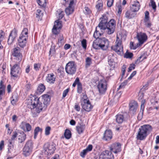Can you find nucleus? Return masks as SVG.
<instances>
[{
  "label": "nucleus",
  "instance_id": "f257e3e1",
  "mask_svg": "<svg viewBox=\"0 0 159 159\" xmlns=\"http://www.w3.org/2000/svg\"><path fill=\"white\" fill-rule=\"evenodd\" d=\"M101 21L98 26L96 28V30L93 34L94 37L96 39H99V36H101L102 34L98 32L97 30L98 28L101 30H106V32L109 34H111L115 31L116 22L113 19H111L108 21L107 17L106 15H103L102 17L100 18Z\"/></svg>",
  "mask_w": 159,
  "mask_h": 159
},
{
  "label": "nucleus",
  "instance_id": "f03ea898",
  "mask_svg": "<svg viewBox=\"0 0 159 159\" xmlns=\"http://www.w3.org/2000/svg\"><path fill=\"white\" fill-rule=\"evenodd\" d=\"M30 101L27 105L28 107L31 109L36 108L37 113L40 112L42 110L41 107L42 102H41L40 98H39L35 95L31 94L30 96Z\"/></svg>",
  "mask_w": 159,
  "mask_h": 159
},
{
  "label": "nucleus",
  "instance_id": "7ed1b4c3",
  "mask_svg": "<svg viewBox=\"0 0 159 159\" xmlns=\"http://www.w3.org/2000/svg\"><path fill=\"white\" fill-rule=\"evenodd\" d=\"M152 129V126L149 125H144L141 126L137 135V139L141 140L144 139Z\"/></svg>",
  "mask_w": 159,
  "mask_h": 159
},
{
  "label": "nucleus",
  "instance_id": "20e7f679",
  "mask_svg": "<svg viewBox=\"0 0 159 159\" xmlns=\"http://www.w3.org/2000/svg\"><path fill=\"white\" fill-rule=\"evenodd\" d=\"M64 14L63 11H61L59 14L58 20H56L54 22V25L52 29V32L54 34H57L59 33V30L62 27L61 23L59 20L61 19L63 17Z\"/></svg>",
  "mask_w": 159,
  "mask_h": 159
},
{
  "label": "nucleus",
  "instance_id": "39448f33",
  "mask_svg": "<svg viewBox=\"0 0 159 159\" xmlns=\"http://www.w3.org/2000/svg\"><path fill=\"white\" fill-rule=\"evenodd\" d=\"M65 70L66 73L70 75L75 74L76 70V65L75 62L73 61L68 62L66 64Z\"/></svg>",
  "mask_w": 159,
  "mask_h": 159
},
{
  "label": "nucleus",
  "instance_id": "423d86ee",
  "mask_svg": "<svg viewBox=\"0 0 159 159\" xmlns=\"http://www.w3.org/2000/svg\"><path fill=\"white\" fill-rule=\"evenodd\" d=\"M121 43V41L119 39L118 37H117L115 45L111 47L112 50L116 52L118 54L120 55H122L123 53V46L122 45Z\"/></svg>",
  "mask_w": 159,
  "mask_h": 159
},
{
  "label": "nucleus",
  "instance_id": "0eeeda50",
  "mask_svg": "<svg viewBox=\"0 0 159 159\" xmlns=\"http://www.w3.org/2000/svg\"><path fill=\"white\" fill-rule=\"evenodd\" d=\"M21 73V70L20 66V64H14L11 69V75L14 77H19Z\"/></svg>",
  "mask_w": 159,
  "mask_h": 159
},
{
  "label": "nucleus",
  "instance_id": "6e6552de",
  "mask_svg": "<svg viewBox=\"0 0 159 159\" xmlns=\"http://www.w3.org/2000/svg\"><path fill=\"white\" fill-rule=\"evenodd\" d=\"M86 96L84 95L82 100L83 101L81 102V105L83 109L85 111L89 112L93 108V106L91 105L89 101L86 99Z\"/></svg>",
  "mask_w": 159,
  "mask_h": 159
},
{
  "label": "nucleus",
  "instance_id": "1a4fd4ad",
  "mask_svg": "<svg viewBox=\"0 0 159 159\" xmlns=\"http://www.w3.org/2000/svg\"><path fill=\"white\" fill-rule=\"evenodd\" d=\"M33 143L31 141H28L23 149V154L25 157L29 156L32 152Z\"/></svg>",
  "mask_w": 159,
  "mask_h": 159
},
{
  "label": "nucleus",
  "instance_id": "9d476101",
  "mask_svg": "<svg viewBox=\"0 0 159 159\" xmlns=\"http://www.w3.org/2000/svg\"><path fill=\"white\" fill-rule=\"evenodd\" d=\"M45 153L47 155H51L54 153L56 149L55 146L53 143H45L44 146Z\"/></svg>",
  "mask_w": 159,
  "mask_h": 159
},
{
  "label": "nucleus",
  "instance_id": "9b49d317",
  "mask_svg": "<svg viewBox=\"0 0 159 159\" xmlns=\"http://www.w3.org/2000/svg\"><path fill=\"white\" fill-rule=\"evenodd\" d=\"M50 101V96L47 94L43 95L42 96L41 102L42 103L41 107L42 110H45Z\"/></svg>",
  "mask_w": 159,
  "mask_h": 159
},
{
  "label": "nucleus",
  "instance_id": "f8f14e48",
  "mask_svg": "<svg viewBox=\"0 0 159 159\" xmlns=\"http://www.w3.org/2000/svg\"><path fill=\"white\" fill-rule=\"evenodd\" d=\"M12 55L15 57L14 59L17 61V62L19 63L22 60V56L19 47H17L13 49Z\"/></svg>",
  "mask_w": 159,
  "mask_h": 159
},
{
  "label": "nucleus",
  "instance_id": "ddd939ff",
  "mask_svg": "<svg viewBox=\"0 0 159 159\" xmlns=\"http://www.w3.org/2000/svg\"><path fill=\"white\" fill-rule=\"evenodd\" d=\"M98 43H100L101 49L103 50H106L109 46V42L105 38H100L98 40Z\"/></svg>",
  "mask_w": 159,
  "mask_h": 159
},
{
  "label": "nucleus",
  "instance_id": "4468645a",
  "mask_svg": "<svg viewBox=\"0 0 159 159\" xmlns=\"http://www.w3.org/2000/svg\"><path fill=\"white\" fill-rule=\"evenodd\" d=\"M97 86L99 93L102 94L104 93L107 90V83L106 80L104 79L100 80Z\"/></svg>",
  "mask_w": 159,
  "mask_h": 159
},
{
  "label": "nucleus",
  "instance_id": "2eb2a0df",
  "mask_svg": "<svg viewBox=\"0 0 159 159\" xmlns=\"http://www.w3.org/2000/svg\"><path fill=\"white\" fill-rule=\"evenodd\" d=\"M114 156L111 151L106 150L101 152L99 159H114Z\"/></svg>",
  "mask_w": 159,
  "mask_h": 159
},
{
  "label": "nucleus",
  "instance_id": "dca6fc26",
  "mask_svg": "<svg viewBox=\"0 0 159 159\" xmlns=\"http://www.w3.org/2000/svg\"><path fill=\"white\" fill-rule=\"evenodd\" d=\"M121 145L120 143H115L111 144L109 147L110 151L117 154L121 151Z\"/></svg>",
  "mask_w": 159,
  "mask_h": 159
},
{
  "label": "nucleus",
  "instance_id": "f3484780",
  "mask_svg": "<svg viewBox=\"0 0 159 159\" xmlns=\"http://www.w3.org/2000/svg\"><path fill=\"white\" fill-rule=\"evenodd\" d=\"M138 107V104L134 100L131 101L129 104V112L133 115L135 114Z\"/></svg>",
  "mask_w": 159,
  "mask_h": 159
},
{
  "label": "nucleus",
  "instance_id": "a211bd4d",
  "mask_svg": "<svg viewBox=\"0 0 159 159\" xmlns=\"http://www.w3.org/2000/svg\"><path fill=\"white\" fill-rule=\"evenodd\" d=\"M17 36V31L15 29L11 32L8 39L7 43L9 45L11 44Z\"/></svg>",
  "mask_w": 159,
  "mask_h": 159
},
{
  "label": "nucleus",
  "instance_id": "6ab92c4d",
  "mask_svg": "<svg viewBox=\"0 0 159 159\" xmlns=\"http://www.w3.org/2000/svg\"><path fill=\"white\" fill-rule=\"evenodd\" d=\"M137 37L139 42V43L140 45L143 44L147 39V35L144 33H138Z\"/></svg>",
  "mask_w": 159,
  "mask_h": 159
},
{
  "label": "nucleus",
  "instance_id": "aec40b11",
  "mask_svg": "<svg viewBox=\"0 0 159 159\" xmlns=\"http://www.w3.org/2000/svg\"><path fill=\"white\" fill-rule=\"evenodd\" d=\"M140 7L139 2L135 0L132 2V4L130 6V8L131 10L133 12H137L139 11Z\"/></svg>",
  "mask_w": 159,
  "mask_h": 159
},
{
  "label": "nucleus",
  "instance_id": "412c9836",
  "mask_svg": "<svg viewBox=\"0 0 159 159\" xmlns=\"http://www.w3.org/2000/svg\"><path fill=\"white\" fill-rule=\"evenodd\" d=\"M20 127L21 129L25 131V128L26 129V130L27 131H29L31 129V125L28 123H26L25 122H22L20 125Z\"/></svg>",
  "mask_w": 159,
  "mask_h": 159
},
{
  "label": "nucleus",
  "instance_id": "4be33fe9",
  "mask_svg": "<svg viewBox=\"0 0 159 159\" xmlns=\"http://www.w3.org/2000/svg\"><path fill=\"white\" fill-rule=\"evenodd\" d=\"M56 77L53 73L48 74L46 80L47 81L50 83L53 84L55 81Z\"/></svg>",
  "mask_w": 159,
  "mask_h": 159
},
{
  "label": "nucleus",
  "instance_id": "5701e85b",
  "mask_svg": "<svg viewBox=\"0 0 159 159\" xmlns=\"http://www.w3.org/2000/svg\"><path fill=\"white\" fill-rule=\"evenodd\" d=\"M112 133L111 130H106L104 134L103 138L106 140L111 139L112 138Z\"/></svg>",
  "mask_w": 159,
  "mask_h": 159
},
{
  "label": "nucleus",
  "instance_id": "b1692460",
  "mask_svg": "<svg viewBox=\"0 0 159 159\" xmlns=\"http://www.w3.org/2000/svg\"><path fill=\"white\" fill-rule=\"evenodd\" d=\"M3 81L1 80L0 82V100L2 99V96L5 93V86L3 84Z\"/></svg>",
  "mask_w": 159,
  "mask_h": 159
},
{
  "label": "nucleus",
  "instance_id": "393cba45",
  "mask_svg": "<svg viewBox=\"0 0 159 159\" xmlns=\"http://www.w3.org/2000/svg\"><path fill=\"white\" fill-rule=\"evenodd\" d=\"M135 12L132 11L131 10L127 11L125 13V17L128 19H130L134 17L136 14L134 13Z\"/></svg>",
  "mask_w": 159,
  "mask_h": 159
},
{
  "label": "nucleus",
  "instance_id": "a878e982",
  "mask_svg": "<svg viewBox=\"0 0 159 159\" xmlns=\"http://www.w3.org/2000/svg\"><path fill=\"white\" fill-rule=\"evenodd\" d=\"M45 87L43 84H40L38 86L36 93L37 94H40L45 90Z\"/></svg>",
  "mask_w": 159,
  "mask_h": 159
},
{
  "label": "nucleus",
  "instance_id": "bb28decb",
  "mask_svg": "<svg viewBox=\"0 0 159 159\" xmlns=\"http://www.w3.org/2000/svg\"><path fill=\"white\" fill-rule=\"evenodd\" d=\"M124 116L121 114H118L116 116V121L118 124L122 123L124 120Z\"/></svg>",
  "mask_w": 159,
  "mask_h": 159
},
{
  "label": "nucleus",
  "instance_id": "cd10ccee",
  "mask_svg": "<svg viewBox=\"0 0 159 159\" xmlns=\"http://www.w3.org/2000/svg\"><path fill=\"white\" fill-rule=\"evenodd\" d=\"M11 103L13 105L16 104V103L18 101V97L17 94H13L11 98Z\"/></svg>",
  "mask_w": 159,
  "mask_h": 159
},
{
  "label": "nucleus",
  "instance_id": "c85d7f7f",
  "mask_svg": "<svg viewBox=\"0 0 159 159\" xmlns=\"http://www.w3.org/2000/svg\"><path fill=\"white\" fill-rule=\"evenodd\" d=\"M21 135L19 136L18 140L19 142L21 143L23 142L26 139V134L24 132L22 131L20 133Z\"/></svg>",
  "mask_w": 159,
  "mask_h": 159
},
{
  "label": "nucleus",
  "instance_id": "c756f323",
  "mask_svg": "<svg viewBox=\"0 0 159 159\" xmlns=\"http://www.w3.org/2000/svg\"><path fill=\"white\" fill-rule=\"evenodd\" d=\"M144 108V104L143 103H142L141 106L140 111L138 116V119H140L142 118L143 115V111Z\"/></svg>",
  "mask_w": 159,
  "mask_h": 159
},
{
  "label": "nucleus",
  "instance_id": "7c9ffc66",
  "mask_svg": "<svg viewBox=\"0 0 159 159\" xmlns=\"http://www.w3.org/2000/svg\"><path fill=\"white\" fill-rule=\"evenodd\" d=\"M64 135L66 139H69L71 137V132L69 129H66L64 132Z\"/></svg>",
  "mask_w": 159,
  "mask_h": 159
},
{
  "label": "nucleus",
  "instance_id": "2f4dec72",
  "mask_svg": "<svg viewBox=\"0 0 159 159\" xmlns=\"http://www.w3.org/2000/svg\"><path fill=\"white\" fill-rule=\"evenodd\" d=\"M84 125H80L76 127V130L78 133L80 134L83 133L84 129Z\"/></svg>",
  "mask_w": 159,
  "mask_h": 159
},
{
  "label": "nucleus",
  "instance_id": "473e14b6",
  "mask_svg": "<svg viewBox=\"0 0 159 159\" xmlns=\"http://www.w3.org/2000/svg\"><path fill=\"white\" fill-rule=\"evenodd\" d=\"M74 11V9L73 7H68L66 8L65 9L66 14L68 16L71 14Z\"/></svg>",
  "mask_w": 159,
  "mask_h": 159
},
{
  "label": "nucleus",
  "instance_id": "72a5a7b5",
  "mask_svg": "<svg viewBox=\"0 0 159 159\" xmlns=\"http://www.w3.org/2000/svg\"><path fill=\"white\" fill-rule=\"evenodd\" d=\"M38 4L42 7H45L46 5V0H36Z\"/></svg>",
  "mask_w": 159,
  "mask_h": 159
},
{
  "label": "nucleus",
  "instance_id": "f704fd0d",
  "mask_svg": "<svg viewBox=\"0 0 159 159\" xmlns=\"http://www.w3.org/2000/svg\"><path fill=\"white\" fill-rule=\"evenodd\" d=\"M18 45L21 48H23L26 46L27 41H22L21 40L18 39Z\"/></svg>",
  "mask_w": 159,
  "mask_h": 159
},
{
  "label": "nucleus",
  "instance_id": "c9c22d12",
  "mask_svg": "<svg viewBox=\"0 0 159 159\" xmlns=\"http://www.w3.org/2000/svg\"><path fill=\"white\" fill-rule=\"evenodd\" d=\"M103 4L102 1L99 0L96 6V7L99 11H100L102 8Z\"/></svg>",
  "mask_w": 159,
  "mask_h": 159
},
{
  "label": "nucleus",
  "instance_id": "e433bc0d",
  "mask_svg": "<svg viewBox=\"0 0 159 159\" xmlns=\"http://www.w3.org/2000/svg\"><path fill=\"white\" fill-rule=\"evenodd\" d=\"M86 67H89L92 63V59L90 57H87L86 58Z\"/></svg>",
  "mask_w": 159,
  "mask_h": 159
},
{
  "label": "nucleus",
  "instance_id": "4c0bfd02",
  "mask_svg": "<svg viewBox=\"0 0 159 159\" xmlns=\"http://www.w3.org/2000/svg\"><path fill=\"white\" fill-rule=\"evenodd\" d=\"M133 56V54L132 53L129 52L127 51L125 53L124 57L127 58H131Z\"/></svg>",
  "mask_w": 159,
  "mask_h": 159
},
{
  "label": "nucleus",
  "instance_id": "58836bf2",
  "mask_svg": "<svg viewBox=\"0 0 159 159\" xmlns=\"http://www.w3.org/2000/svg\"><path fill=\"white\" fill-rule=\"evenodd\" d=\"M77 92L78 93H82L83 90V88L82 86V84L80 82L77 85Z\"/></svg>",
  "mask_w": 159,
  "mask_h": 159
},
{
  "label": "nucleus",
  "instance_id": "ea45409f",
  "mask_svg": "<svg viewBox=\"0 0 159 159\" xmlns=\"http://www.w3.org/2000/svg\"><path fill=\"white\" fill-rule=\"evenodd\" d=\"M100 45V43H97L94 42L93 43V47L95 49H101V46Z\"/></svg>",
  "mask_w": 159,
  "mask_h": 159
},
{
  "label": "nucleus",
  "instance_id": "a19ab883",
  "mask_svg": "<svg viewBox=\"0 0 159 159\" xmlns=\"http://www.w3.org/2000/svg\"><path fill=\"white\" fill-rule=\"evenodd\" d=\"M140 45L139 43H138L136 46L134 45V43L133 42H131L130 44V48L131 49H135L137 47L140 46Z\"/></svg>",
  "mask_w": 159,
  "mask_h": 159
},
{
  "label": "nucleus",
  "instance_id": "79ce46f5",
  "mask_svg": "<svg viewBox=\"0 0 159 159\" xmlns=\"http://www.w3.org/2000/svg\"><path fill=\"white\" fill-rule=\"evenodd\" d=\"M20 34L25 36H27L28 38V29L26 28H24Z\"/></svg>",
  "mask_w": 159,
  "mask_h": 159
},
{
  "label": "nucleus",
  "instance_id": "37998d69",
  "mask_svg": "<svg viewBox=\"0 0 159 159\" xmlns=\"http://www.w3.org/2000/svg\"><path fill=\"white\" fill-rule=\"evenodd\" d=\"M81 45L83 48L86 49L87 47V41L85 39H83L81 42Z\"/></svg>",
  "mask_w": 159,
  "mask_h": 159
},
{
  "label": "nucleus",
  "instance_id": "c03bdc74",
  "mask_svg": "<svg viewBox=\"0 0 159 159\" xmlns=\"http://www.w3.org/2000/svg\"><path fill=\"white\" fill-rule=\"evenodd\" d=\"M80 82V79L79 77H77L76 78L74 82L72 84V86L73 87H75L76 85H78V84Z\"/></svg>",
  "mask_w": 159,
  "mask_h": 159
},
{
  "label": "nucleus",
  "instance_id": "a18cd8bd",
  "mask_svg": "<svg viewBox=\"0 0 159 159\" xmlns=\"http://www.w3.org/2000/svg\"><path fill=\"white\" fill-rule=\"evenodd\" d=\"M128 81L125 80L123 83H122L119 86V87L118 88V90H119L120 89L124 88L125 86L127 84Z\"/></svg>",
  "mask_w": 159,
  "mask_h": 159
},
{
  "label": "nucleus",
  "instance_id": "49530a36",
  "mask_svg": "<svg viewBox=\"0 0 159 159\" xmlns=\"http://www.w3.org/2000/svg\"><path fill=\"white\" fill-rule=\"evenodd\" d=\"M84 13L85 14H89L91 13V11L90 10L88 7H85L84 10Z\"/></svg>",
  "mask_w": 159,
  "mask_h": 159
},
{
  "label": "nucleus",
  "instance_id": "de8ad7c7",
  "mask_svg": "<svg viewBox=\"0 0 159 159\" xmlns=\"http://www.w3.org/2000/svg\"><path fill=\"white\" fill-rule=\"evenodd\" d=\"M51 127L49 126L46 127L45 129V134L46 135H49L50 134Z\"/></svg>",
  "mask_w": 159,
  "mask_h": 159
},
{
  "label": "nucleus",
  "instance_id": "09e8293b",
  "mask_svg": "<svg viewBox=\"0 0 159 159\" xmlns=\"http://www.w3.org/2000/svg\"><path fill=\"white\" fill-rule=\"evenodd\" d=\"M41 65L39 63H35L34 64V69L38 71L39 70L40 67Z\"/></svg>",
  "mask_w": 159,
  "mask_h": 159
},
{
  "label": "nucleus",
  "instance_id": "8fccbe9b",
  "mask_svg": "<svg viewBox=\"0 0 159 159\" xmlns=\"http://www.w3.org/2000/svg\"><path fill=\"white\" fill-rule=\"evenodd\" d=\"M3 32L2 31V32L0 34V49H2L3 48V46L1 44V42L3 39Z\"/></svg>",
  "mask_w": 159,
  "mask_h": 159
},
{
  "label": "nucleus",
  "instance_id": "3c124183",
  "mask_svg": "<svg viewBox=\"0 0 159 159\" xmlns=\"http://www.w3.org/2000/svg\"><path fill=\"white\" fill-rule=\"evenodd\" d=\"M126 68V66L125 65H124L122 67V73L121 75V77L123 78L124 75L125 74V70Z\"/></svg>",
  "mask_w": 159,
  "mask_h": 159
},
{
  "label": "nucleus",
  "instance_id": "603ef678",
  "mask_svg": "<svg viewBox=\"0 0 159 159\" xmlns=\"http://www.w3.org/2000/svg\"><path fill=\"white\" fill-rule=\"evenodd\" d=\"M151 6L155 11L156 10V6L155 2L153 0H150Z\"/></svg>",
  "mask_w": 159,
  "mask_h": 159
},
{
  "label": "nucleus",
  "instance_id": "864d4df0",
  "mask_svg": "<svg viewBox=\"0 0 159 159\" xmlns=\"http://www.w3.org/2000/svg\"><path fill=\"white\" fill-rule=\"evenodd\" d=\"M149 19V12L148 11H146L145 12V21L148 20Z\"/></svg>",
  "mask_w": 159,
  "mask_h": 159
},
{
  "label": "nucleus",
  "instance_id": "5fc2aeb1",
  "mask_svg": "<svg viewBox=\"0 0 159 159\" xmlns=\"http://www.w3.org/2000/svg\"><path fill=\"white\" fill-rule=\"evenodd\" d=\"M88 152L85 149L83 150L80 153V156L82 157H84Z\"/></svg>",
  "mask_w": 159,
  "mask_h": 159
},
{
  "label": "nucleus",
  "instance_id": "6e6d98bb",
  "mask_svg": "<svg viewBox=\"0 0 159 159\" xmlns=\"http://www.w3.org/2000/svg\"><path fill=\"white\" fill-rule=\"evenodd\" d=\"M42 129L40 128L39 127H36L34 130V134H38L39 132L40 131L42 132Z\"/></svg>",
  "mask_w": 159,
  "mask_h": 159
},
{
  "label": "nucleus",
  "instance_id": "4d7b16f0",
  "mask_svg": "<svg viewBox=\"0 0 159 159\" xmlns=\"http://www.w3.org/2000/svg\"><path fill=\"white\" fill-rule=\"evenodd\" d=\"M135 65L134 64H131L130 65L128 71L129 72H130L131 70L135 69Z\"/></svg>",
  "mask_w": 159,
  "mask_h": 159
},
{
  "label": "nucleus",
  "instance_id": "13d9d810",
  "mask_svg": "<svg viewBox=\"0 0 159 159\" xmlns=\"http://www.w3.org/2000/svg\"><path fill=\"white\" fill-rule=\"evenodd\" d=\"M114 0H108L107 5L108 7H111L113 5Z\"/></svg>",
  "mask_w": 159,
  "mask_h": 159
},
{
  "label": "nucleus",
  "instance_id": "bf43d9fd",
  "mask_svg": "<svg viewBox=\"0 0 159 159\" xmlns=\"http://www.w3.org/2000/svg\"><path fill=\"white\" fill-rule=\"evenodd\" d=\"M28 38L27 36H25L23 35H21L20 34V35L19 37V39H21L22 41H27V39Z\"/></svg>",
  "mask_w": 159,
  "mask_h": 159
},
{
  "label": "nucleus",
  "instance_id": "052dcab7",
  "mask_svg": "<svg viewBox=\"0 0 159 159\" xmlns=\"http://www.w3.org/2000/svg\"><path fill=\"white\" fill-rule=\"evenodd\" d=\"M143 57V55H141L139 57L137 60L135 61V63L136 64H139L140 62H141L143 60V59L141 60V59Z\"/></svg>",
  "mask_w": 159,
  "mask_h": 159
},
{
  "label": "nucleus",
  "instance_id": "680f3d73",
  "mask_svg": "<svg viewBox=\"0 0 159 159\" xmlns=\"http://www.w3.org/2000/svg\"><path fill=\"white\" fill-rule=\"evenodd\" d=\"M69 89L68 88L63 91L62 94V98H64L66 96L69 91Z\"/></svg>",
  "mask_w": 159,
  "mask_h": 159
},
{
  "label": "nucleus",
  "instance_id": "e2e57ef3",
  "mask_svg": "<svg viewBox=\"0 0 159 159\" xmlns=\"http://www.w3.org/2000/svg\"><path fill=\"white\" fill-rule=\"evenodd\" d=\"M55 52V50L54 46H51L49 51V54L54 53Z\"/></svg>",
  "mask_w": 159,
  "mask_h": 159
},
{
  "label": "nucleus",
  "instance_id": "0e129e2a",
  "mask_svg": "<svg viewBox=\"0 0 159 159\" xmlns=\"http://www.w3.org/2000/svg\"><path fill=\"white\" fill-rule=\"evenodd\" d=\"M109 64L112 67H115L114 63L115 62L113 61V60H111L108 61Z\"/></svg>",
  "mask_w": 159,
  "mask_h": 159
},
{
  "label": "nucleus",
  "instance_id": "69168bd1",
  "mask_svg": "<svg viewBox=\"0 0 159 159\" xmlns=\"http://www.w3.org/2000/svg\"><path fill=\"white\" fill-rule=\"evenodd\" d=\"M93 148V146L92 145H89L86 148V150L88 152L91 151Z\"/></svg>",
  "mask_w": 159,
  "mask_h": 159
},
{
  "label": "nucleus",
  "instance_id": "338daca9",
  "mask_svg": "<svg viewBox=\"0 0 159 159\" xmlns=\"http://www.w3.org/2000/svg\"><path fill=\"white\" fill-rule=\"evenodd\" d=\"M31 84L29 83L28 84H26L25 85V89L27 91H28L30 89L31 87Z\"/></svg>",
  "mask_w": 159,
  "mask_h": 159
},
{
  "label": "nucleus",
  "instance_id": "774afa93",
  "mask_svg": "<svg viewBox=\"0 0 159 159\" xmlns=\"http://www.w3.org/2000/svg\"><path fill=\"white\" fill-rule=\"evenodd\" d=\"M75 109L76 111H79L80 110V106L77 104H75Z\"/></svg>",
  "mask_w": 159,
  "mask_h": 159
}]
</instances>
